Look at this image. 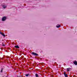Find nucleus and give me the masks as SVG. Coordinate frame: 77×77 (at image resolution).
<instances>
[{
    "instance_id": "1",
    "label": "nucleus",
    "mask_w": 77,
    "mask_h": 77,
    "mask_svg": "<svg viewBox=\"0 0 77 77\" xmlns=\"http://www.w3.org/2000/svg\"><path fill=\"white\" fill-rule=\"evenodd\" d=\"M6 20V17L5 16L3 17L2 19V21H4Z\"/></svg>"
},
{
    "instance_id": "2",
    "label": "nucleus",
    "mask_w": 77,
    "mask_h": 77,
    "mask_svg": "<svg viewBox=\"0 0 77 77\" xmlns=\"http://www.w3.org/2000/svg\"><path fill=\"white\" fill-rule=\"evenodd\" d=\"M32 54H33V55H35V56L38 55V54L36 53L33 52H32Z\"/></svg>"
},
{
    "instance_id": "3",
    "label": "nucleus",
    "mask_w": 77,
    "mask_h": 77,
    "mask_svg": "<svg viewBox=\"0 0 77 77\" xmlns=\"http://www.w3.org/2000/svg\"><path fill=\"white\" fill-rule=\"evenodd\" d=\"M0 34L1 35H2V36H4V37H5V36H6L3 33H2V32H0Z\"/></svg>"
},
{
    "instance_id": "4",
    "label": "nucleus",
    "mask_w": 77,
    "mask_h": 77,
    "mask_svg": "<svg viewBox=\"0 0 77 77\" xmlns=\"http://www.w3.org/2000/svg\"><path fill=\"white\" fill-rule=\"evenodd\" d=\"M3 8L4 9H6L7 8V5H4L3 6Z\"/></svg>"
},
{
    "instance_id": "5",
    "label": "nucleus",
    "mask_w": 77,
    "mask_h": 77,
    "mask_svg": "<svg viewBox=\"0 0 77 77\" xmlns=\"http://www.w3.org/2000/svg\"><path fill=\"white\" fill-rule=\"evenodd\" d=\"M73 63L75 65H77V62L76 60L75 61L73 62Z\"/></svg>"
},
{
    "instance_id": "6",
    "label": "nucleus",
    "mask_w": 77,
    "mask_h": 77,
    "mask_svg": "<svg viewBox=\"0 0 77 77\" xmlns=\"http://www.w3.org/2000/svg\"><path fill=\"white\" fill-rule=\"evenodd\" d=\"M14 47H15V48H20L19 46H18V45L14 46Z\"/></svg>"
},
{
    "instance_id": "7",
    "label": "nucleus",
    "mask_w": 77,
    "mask_h": 77,
    "mask_svg": "<svg viewBox=\"0 0 77 77\" xmlns=\"http://www.w3.org/2000/svg\"><path fill=\"white\" fill-rule=\"evenodd\" d=\"M56 27L57 28H59V27H60V25L58 26V25H57L56 26Z\"/></svg>"
},
{
    "instance_id": "8",
    "label": "nucleus",
    "mask_w": 77,
    "mask_h": 77,
    "mask_svg": "<svg viewBox=\"0 0 77 77\" xmlns=\"http://www.w3.org/2000/svg\"><path fill=\"white\" fill-rule=\"evenodd\" d=\"M70 69H71V68H67V71H69V70H70Z\"/></svg>"
},
{
    "instance_id": "9",
    "label": "nucleus",
    "mask_w": 77,
    "mask_h": 77,
    "mask_svg": "<svg viewBox=\"0 0 77 77\" xmlns=\"http://www.w3.org/2000/svg\"><path fill=\"white\" fill-rule=\"evenodd\" d=\"M3 68H2L0 72H3Z\"/></svg>"
},
{
    "instance_id": "10",
    "label": "nucleus",
    "mask_w": 77,
    "mask_h": 77,
    "mask_svg": "<svg viewBox=\"0 0 77 77\" xmlns=\"http://www.w3.org/2000/svg\"><path fill=\"white\" fill-rule=\"evenodd\" d=\"M35 77H39V76H38V75L37 74H35Z\"/></svg>"
},
{
    "instance_id": "11",
    "label": "nucleus",
    "mask_w": 77,
    "mask_h": 77,
    "mask_svg": "<svg viewBox=\"0 0 77 77\" xmlns=\"http://www.w3.org/2000/svg\"><path fill=\"white\" fill-rule=\"evenodd\" d=\"M65 75V77H68V75L66 74H65V75Z\"/></svg>"
},
{
    "instance_id": "12",
    "label": "nucleus",
    "mask_w": 77,
    "mask_h": 77,
    "mask_svg": "<svg viewBox=\"0 0 77 77\" xmlns=\"http://www.w3.org/2000/svg\"><path fill=\"white\" fill-rule=\"evenodd\" d=\"M2 46H5V44H4V43H2Z\"/></svg>"
},
{
    "instance_id": "13",
    "label": "nucleus",
    "mask_w": 77,
    "mask_h": 77,
    "mask_svg": "<svg viewBox=\"0 0 77 77\" xmlns=\"http://www.w3.org/2000/svg\"><path fill=\"white\" fill-rule=\"evenodd\" d=\"M29 74H26V77H27V76H29Z\"/></svg>"
},
{
    "instance_id": "14",
    "label": "nucleus",
    "mask_w": 77,
    "mask_h": 77,
    "mask_svg": "<svg viewBox=\"0 0 77 77\" xmlns=\"http://www.w3.org/2000/svg\"><path fill=\"white\" fill-rule=\"evenodd\" d=\"M64 74L65 75V74H66V72H64Z\"/></svg>"
}]
</instances>
